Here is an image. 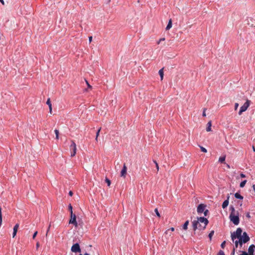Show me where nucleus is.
Listing matches in <instances>:
<instances>
[{
  "mask_svg": "<svg viewBox=\"0 0 255 255\" xmlns=\"http://www.w3.org/2000/svg\"><path fill=\"white\" fill-rule=\"evenodd\" d=\"M208 223V220L204 217L198 218L197 220H194L192 222L193 229L194 231L197 229L203 230L206 228Z\"/></svg>",
  "mask_w": 255,
  "mask_h": 255,
  "instance_id": "1",
  "label": "nucleus"
},
{
  "mask_svg": "<svg viewBox=\"0 0 255 255\" xmlns=\"http://www.w3.org/2000/svg\"><path fill=\"white\" fill-rule=\"evenodd\" d=\"M230 213L229 218L231 220L235 225H238L240 222L239 213L238 211H236L234 207H230Z\"/></svg>",
  "mask_w": 255,
  "mask_h": 255,
  "instance_id": "2",
  "label": "nucleus"
},
{
  "mask_svg": "<svg viewBox=\"0 0 255 255\" xmlns=\"http://www.w3.org/2000/svg\"><path fill=\"white\" fill-rule=\"evenodd\" d=\"M242 233V230L240 228H238L236 232H234L231 233V238L233 242L236 239H238L241 237V235Z\"/></svg>",
  "mask_w": 255,
  "mask_h": 255,
  "instance_id": "3",
  "label": "nucleus"
},
{
  "mask_svg": "<svg viewBox=\"0 0 255 255\" xmlns=\"http://www.w3.org/2000/svg\"><path fill=\"white\" fill-rule=\"evenodd\" d=\"M250 101L247 100L246 103L241 107L240 110L239 112V115H241L244 112H245L249 108L250 105Z\"/></svg>",
  "mask_w": 255,
  "mask_h": 255,
  "instance_id": "4",
  "label": "nucleus"
},
{
  "mask_svg": "<svg viewBox=\"0 0 255 255\" xmlns=\"http://www.w3.org/2000/svg\"><path fill=\"white\" fill-rule=\"evenodd\" d=\"M71 218L69 220V224H73L75 227L78 226V223L76 221V215L73 213V211H71Z\"/></svg>",
  "mask_w": 255,
  "mask_h": 255,
  "instance_id": "5",
  "label": "nucleus"
},
{
  "mask_svg": "<svg viewBox=\"0 0 255 255\" xmlns=\"http://www.w3.org/2000/svg\"><path fill=\"white\" fill-rule=\"evenodd\" d=\"M71 144L70 145V148L72 151L71 156H74L76 153L77 147L76 144L73 140H71Z\"/></svg>",
  "mask_w": 255,
  "mask_h": 255,
  "instance_id": "6",
  "label": "nucleus"
},
{
  "mask_svg": "<svg viewBox=\"0 0 255 255\" xmlns=\"http://www.w3.org/2000/svg\"><path fill=\"white\" fill-rule=\"evenodd\" d=\"M71 251L74 253L81 252L79 245L78 243L74 244L71 247Z\"/></svg>",
  "mask_w": 255,
  "mask_h": 255,
  "instance_id": "7",
  "label": "nucleus"
},
{
  "mask_svg": "<svg viewBox=\"0 0 255 255\" xmlns=\"http://www.w3.org/2000/svg\"><path fill=\"white\" fill-rule=\"evenodd\" d=\"M241 238L243 239V243H246L250 240V238L246 232H244L243 235H241Z\"/></svg>",
  "mask_w": 255,
  "mask_h": 255,
  "instance_id": "8",
  "label": "nucleus"
},
{
  "mask_svg": "<svg viewBox=\"0 0 255 255\" xmlns=\"http://www.w3.org/2000/svg\"><path fill=\"white\" fill-rule=\"evenodd\" d=\"M127 167L125 163H124L123 169L121 171V176L125 178L127 175Z\"/></svg>",
  "mask_w": 255,
  "mask_h": 255,
  "instance_id": "9",
  "label": "nucleus"
},
{
  "mask_svg": "<svg viewBox=\"0 0 255 255\" xmlns=\"http://www.w3.org/2000/svg\"><path fill=\"white\" fill-rule=\"evenodd\" d=\"M205 207L206 206L204 205V204H200L197 208V212L199 214L202 213L205 210Z\"/></svg>",
  "mask_w": 255,
  "mask_h": 255,
  "instance_id": "10",
  "label": "nucleus"
},
{
  "mask_svg": "<svg viewBox=\"0 0 255 255\" xmlns=\"http://www.w3.org/2000/svg\"><path fill=\"white\" fill-rule=\"evenodd\" d=\"M255 249V246L254 245H251L248 249V255H254V252Z\"/></svg>",
  "mask_w": 255,
  "mask_h": 255,
  "instance_id": "11",
  "label": "nucleus"
},
{
  "mask_svg": "<svg viewBox=\"0 0 255 255\" xmlns=\"http://www.w3.org/2000/svg\"><path fill=\"white\" fill-rule=\"evenodd\" d=\"M46 104L48 105L49 109V113L52 114V104L51 103L50 99L48 98L47 100Z\"/></svg>",
  "mask_w": 255,
  "mask_h": 255,
  "instance_id": "12",
  "label": "nucleus"
},
{
  "mask_svg": "<svg viewBox=\"0 0 255 255\" xmlns=\"http://www.w3.org/2000/svg\"><path fill=\"white\" fill-rule=\"evenodd\" d=\"M212 123L209 121L207 124V127L206 128L207 131H210L211 130Z\"/></svg>",
  "mask_w": 255,
  "mask_h": 255,
  "instance_id": "13",
  "label": "nucleus"
},
{
  "mask_svg": "<svg viewBox=\"0 0 255 255\" xmlns=\"http://www.w3.org/2000/svg\"><path fill=\"white\" fill-rule=\"evenodd\" d=\"M229 205V201L228 200H226L225 201H224L223 204H222V208L223 209H225V208H226Z\"/></svg>",
  "mask_w": 255,
  "mask_h": 255,
  "instance_id": "14",
  "label": "nucleus"
},
{
  "mask_svg": "<svg viewBox=\"0 0 255 255\" xmlns=\"http://www.w3.org/2000/svg\"><path fill=\"white\" fill-rule=\"evenodd\" d=\"M158 73H159V74L160 75L161 80H162L163 78V75H164V74H163V68H162L160 70H159Z\"/></svg>",
  "mask_w": 255,
  "mask_h": 255,
  "instance_id": "15",
  "label": "nucleus"
},
{
  "mask_svg": "<svg viewBox=\"0 0 255 255\" xmlns=\"http://www.w3.org/2000/svg\"><path fill=\"white\" fill-rule=\"evenodd\" d=\"M171 27H172V20L170 19L169 20L168 23L166 27V30H169V29H170L171 28Z\"/></svg>",
  "mask_w": 255,
  "mask_h": 255,
  "instance_id": "16",
  "label": "nucleus"
},
{
  "mask_svg": "<svg viewBox=\"0 0 255 255\" xmlns=\"http://www.w3.org/2000/svg\"><path fill=\"white\" fill-rule=\"evenodd\" d=\"M189 225V221H186L183 226V229L184 230H186L188 228V226Z\"/></svg>",
  "mask_w": 255,
  "mask_h": 255,
  "instance_id": "17",
  "label": "nucleus"
},
{
  "mask_svg": "<svg viewBox=\"0 0 255 255\" xmlns=\"http://www.w3.org/2000/svg\"><path fill=\"white\" fill-rule=\"evenodd\" d=\"M225 159H226L225 155L221 156L219 158V161L221 163H224V161H225Z\"/></svg>",
  "mask_w": 255,
  "mask_h": 255,
  "instance_id": "18",
  "label": "nucleus"
},
{
  "mask_svg": "<svg viewBox=\"0 0 255 255\" xmlns=\"http://www.w3.org/2000/svg\"><path fill=\"white\" fill-rule=\"evenodd\" d=\"M235 197L237 198V199H243V197L239 193H236L235 194Z\"/></svg>",
  "mask_w": 255,
  "mask_h": 255,
  "instance_id": "19",
  "label": "nucleus"
},
{
  "mask_svg": "<svg viewBox=\"0 0 255 255\" xmlns=\"http://www.w3.org/2000/svg\"><path fill=\"white\" fill-rule=\"evenodd\" d=\"M246 183H247L246 180H244L242 182H241V183H240V187L243 188L245 186Z\"/></svg>",
  "mask_w": 255,
  "mask_h": 255,
  "instance_id": "20",
  "label": "nucleus"
},
{
  "mask_svg": "<svg viewBox=\"0 0 255 255\" xmlns=\"http://www.w3.org/2000/svg\"><path fill=\"white\" fill-rule=\"evenodd\" d=\"M54 132L56 134V138L57 139H58L59 138V130L58 129H55L54 130Z\"/></svg>",
  "mask_w": 255,
  "mask_h": 255,
  "instance_id": "21",
  "label": "nucleus"
},
{
  "mask_svg": "<svg viewBox=\"0 0 255 255\" xmlns=\"http://www.w3.org/2000/svg\"><path fill=\"white\" fill-rule=\"evenodd\" d=\"M214 231H211V232L209 233V237L210 240H212V238L213 236L214 235Z\"/></svg>",
  "mask_w": 255,
  "mask_h": 255,
  "instance_id": "22",
  "label": "nucleus"
},
{
  "mask_svg": "<svg viewBox=\"0 0 255 255\" xmlns=\"http://www.w3.org/2000/svg\"><path fill=\"white\" fill-rule=\"evenodd\" d=\"M239 239V241H238L240 246L241 247L243 245V244L244 243H243V239H242L241 237L240 238H238Z\"/></svg>",
  "mask_w": 255,
  "mask_h": 255,
  "instance_id": "23",
  "label": "nucleus"
},
{
  "mask_svg": "<svg viewBox=\"0 0 255 255\" xmlns=\"http://www.w3.org/2000/svg\"><path fill=\"white\" fill-rule=\"evenodd\" d=\"M18 227H19V224H16L14 226V228H13V231H14L15 232H17V230L18 229Z\"/></svg>",
  "mask_w": 255,
  "mask_h": 255,
  "instance_id": "24",
  "label": "nucleus"
},
{
  "mask_svg": "<svg viewBox=\"0 0 255 255\" xmlns=\"http://www.w3.org/2000/svg\"><path fill=\"white\" fill-rule=\"evenodd\" d=\"M100 130H101V128H100L98 130V131H97V133H96V141H98V136L99 135V133H100Z\"/></svg>",
  "mask_w": 255,
  "mask_h": 255,
  "instance_id": "25",
  "label": "nucleus"
},
{
  "mask_svg": "<svg viewBox=\"0 0 255 255\" xmlns=\"http://www.w3.org/2000/svg\"><path fill=\"white\" fill-rule=\"evenodd\" d=\"M105 181L107 183L108 186H110L111 185V181L108 178H106L105 179Z\"/></svg>",
  "mask_w": 255,
  "mask_h": 255,
  "instance_id": "26",
  "label": "nucleus"
},
{
  "mask_svg": "<svg viewBox=\"0 0 255 255\" xmlns=\"http://www.w3.org/2000/svg\"><path fill=\"white\" fill-rule=\"evenodd\" d=\"M174 231V228L173 227H172L167 230V233L168 232H171L172 233V232Z\"/></svg>",
  "mask_w": 255,
  "mask_h": 255,
  "instance_id": "27",
  "label": "nucleus"
},
{
  "mask_svg": "<svg viewBox=\"0 0 255 255\" xmlns=\"http://www.w3.org/2000/svg\"><path fill=\"white\" fill-rule=\"evenodd\" d=\"M200 147L201 150L202 152H207V149L205 148H204V147L200 146Z\"/></svg>",
  "mask_w": 255,
  "mask_h": 255,
  "instance_id": "28",
  "label": "nucleus"
},
{
  "mask_svg": "<svg viewBox=\"0 0 255 255\" xmlns=\"http://www.w3.org/2000/svg\"><path fill=\"white\" fill-rule=\"evenodd\" d=\"M234 242H235V247L234 248H235L236 249H237L238 248V245H239V243H238L237 240H236L235 241H234Z\"/></svg>",
  "mask_w": 255,
  "mask_h": 255,
  "instance_id": "29",
  "label": "nucleus"
},
{
  "mask_svg": "<svg viewBox=\"0 0 255 255\" xmlns=\"http://www.w3.org/2000/svg\"><path fill=\"white\" fill-rule=\"evenodd\" d=\"M165 236H169V237H170V236H172V233H171V232H168V233H167V230H166V231H165Z\"/></svg>",
  "mask_w": 255,
  "mask_h": 255,
  "instance_id": "30",
  "label": "nucleus"
},
{
  "mask_svg": "<svg viewBox=\"0 0 255 255\" xmlns=\"http://www.w3.org/2000/svg\"><path fill=\"white\" fill-rule=\"evenodd\" d=\"M164 40H165V38H161L157 42V43L158 44H159L161 41H163Z\"/></svg>",
  "mask_w": 255,
  "mask_h": 255,
  "instance_id": "31",
  "label": "nucleus"
},
{
  "mask_svg": "<svg viewBox=\"0 0 255 255\" xmlns=\"http://www.w3.org/2000/svg\"><path fill=\"white\" fill-rule=\"evenodd\" d=\"M154 211H155V213H156V215H157L158 217H160V214H159V212H158V209H157V208L155 209Z\"/></svg>",
  "mask_w": 255,
  "mask_h": 255,
  "instance_id": "32",
  "label": "nucleus"
},
{
  "mask_svg": "<svg viewBox=\"0 0 255 255\" xmlns=\"http://www.w3.org/2000/svg\"><path fill=\"white\" fill-rule=\"evenodd\" d=\"M153 162L155 164L157 170L158 171V170H159V166L158 165V163H157V162L155 160H154Z\"/></svg>",
  "mask_w": 255,
  "mask_h": 255,
  "instance_id": "33",
  "label": "nucleus"
},
{
  "mask_svg": "<svg viewBox=\"0 0 255 255\" xmlns=\"http://www.w3.org/2000/svg\"><path fill=\"white\" fill-rule=\"evenodd\" d=\"M217 255H225L224 254V252L223 251L220 250Z\"/></svg>",
  "mask_w": 255,
  "mask_h": 255,
  "instance_id": "34",
  "label": "nucleus"
},
{
  "mask_svg": "<svg viewBox=\"0 0 255 255\" xmlns=\"http://www.w3.org/2000/svg\"><path fill=\"white\" fill-rule=\"evenodd\" d=\"M226 244V241H224L221 245V247L222 249H224L225 248Z\"/></svg>",
  "mask_w": 255,
  "mask_h": 255,
  "instance_id": "35",
  "label": "nucleus"
},
{
  "mask_svg": "<svg viewBox=\"0 0 255 255\" xmlns=\"http://www.w3.org/2000/svg\"><path fill=\"white\" fill-rule=\"evenodd\" d=\"M68 209L70 211V214H71V211H72V206L71 204L69 205Z\"/></svg>",
  "mask_w": 255,
  "mask_h": 255,
  "instance_id": "36",
  "label": "nucleus"
},
{
  "mask_svg": "<svg viewBox=\"0 0 255 255\" xmlns=\"http://www.w3.org/2000/svg\"><path fill=\"white\" fill-rule=\"evenodd\" d=\"M206 109L204 108L203 109V114H202L203 117H206Z\"/></svg>",
  "mask_w": 255,
  "mask_h": 255,
  "instance_id": "37",
  "label": "nucleus"
},
{
  "mask_svg": "<svg viewBox=\"0 0 255 255\" xmlns=\"http://www.w3.org/2000/svg\"><path fill=\"white\" fill-rule=\"evenodd\" d=\"M240 255H248V254L245 251H242V254Z\"/></svg>",
  "mask_w": 255,
  "mask_h": 255,
  "instance_id": "38",
  "label": "nucleus"
},
{
  "mask_svg": "<svg viewBox=\"0 0 255 255\" xmlns=\"http://www.w3.org/2000/svg\"><path fill=\"white\" fill-rule=\"evenodd\" d=\"M238 106H239V104L238 103H235V110H236L237 109V108H238Z\"/></svg>",
  "mask_w": 255,
  "mask_h": 255,
  "instance_id": "39",
  "label": "nucleus"
},
{
  "mask_svg": "<svg viewBox=\"0 0 255 255\" xmlns=\"http://www.w3.org/2000/svg\"><path fill=\"white\" fill-rule=\"evenodd\" d=\"M208 212H209V211H208V210H205V211L203 212H204V215H205V216L207 215V214H208Z\"/></svg>",
  "mask_w": 255,
  "mask_h": 255,
  "instance_id": "40",
  "label": "nucleus"
},
{
  "mask_svg": "<svg viewBox=\"0 0 255 255\" xmlns=\"http://www.w3.org/2000/svg\"><path fill=\"white\" fill-rule=\"evenodd\" d=\"M37 234V232L36 231V232H35L34 233V234L33 235L32 238H33V239L35 238V237L36 236Z\"/></svg>",
  "mask_w": 255,
  "mask_h": 255,
  "instance_id": "41",
  "label": "nucleus"
},
{
  "mask_svg": "<svg viewBox=\"0 0 255 255\" xmlns=\"http://www.w3.org/2000/svg\"><path fill=\"white\" fill-rule=\"evenodd\" d=\"M86 83H87V84L88 85V88L91 89L92 88V86L89 84V83L87 81H86Z\"/></svg>",
  "mask_w": 255,
  "mask_h": 255,
  "instance_id": "42",
  "label": "nucleus"
},
{
  "mask_svg": "<svg viewBox=\"0 0 255 255\" xmlns=\"http://www.w3.org/2000/svg\"><path fill=\"white\" fill-rule=\"evenodd\" d=\"M235 249L234 248L232 252L231 255H235Z\"/></svg>",
  "mask_w": 255,
  "mask_h": 255,
  "instance_id": "43",
  "label": "nucleus"
},
{
  "mask_svg": "<svg viewBox=\"0 0 255 255\" xmlns=\"http://www.w3.org/2000/svg\"><path fill=\"white\" fill-rule=\"evenodd\" d=\"M16 233H17V232H15L14 231H13V234H12V237L13 238H14L15 236V235L16 234Z\"/></svg>",
  "mask_w": 255,
  "mask_h": 255,
  "instance_id": "44",
  "label": "nucleus"
},
{
  "mask_svg": "<svg viewBox=\"0 0 255 255\" xmlns=\"http://www.w3.org/2000/svg\"><path fill=\"white\" fill-rule=\"evenodd\" d=\"M92 40V36H89V42H90H90H91Z\"/></svg>",
  "mask_w": 255,
  "mask_h": 255,
  "instance_id": "45",
  "label": "nucleus"
},
{
  "mask_svg": "<svg viewBox=\"0 0 255 255\" xmlns=\"http://www.w3.org/2000/svg\"><path fill=\"white\" fill-rule=\"evenodd\" d=\"M240 175H241V177L242 178H245L246 177V175L244 174H243V173H241Z\"/></svg>",
  "mask_w": 255,
  "mask_h": 255,
  "instance_id": "46",
  "label": "nucleus"
},
{
  "mask_svg": "<svg viewBox=\"0 0 255 255\" xmlns=\"http://www.w3.org/2000/svg\"><path fill=\"white\" fill-rule=\"evenodd\" d=\"M50 226H51V225H49V227H48V228L47 229V230L46 236L47 235V233H48V232H49V231L50 230Z\"/></svg>",
  "mask_w": 255,
  "mask_h": 255,
  "instance_id": "47",
  "label": "nucleus"
},
{
  "mask_svg": "<svg viewBox=\"0 0 255 255\" xmlns=\"http://www.w3.org/2000/svg\"><path fill=\"white\" fill-rule=\"evenodd\" d=\"M69 195L70 196H72L73 195V192L72 191H70L69 192Z\"/></svg>",
  "mask_w": 255,
  "mask_h": 255,
  "instance_id": "48",
  "label": "nucleus"
},
{
  "mask_svg": "<svg viewBox=\"0 0 255 255\" xmlns=\"http://www.w3.org/2000/svg\"><path fill=\"white\" fill-rule=\"evenodd\" d=\"M247 217L248 218H250L251 217L249 213H248L246 215Z\"/></svg>",
  "mask_w": 255,
  "mask_h": 255,
  "instance_id": "49",
  "label": "nucleus"
},
{
  "mask_svg": "<svg viewBox=\"0 0 255 255\" xmlns=\"http://www.w3.org/2000/svg\"><path fill=\"white\" fill-rule=\"evenodd\" d=\"M0 1L1 2L2 4H4V1L3 0H0Z\"/></svg>",
  "mask_w": 255,
  "mask_h": 255,
  "instance_id": "50",
  "label": "nucleus"
},
{
  "mask_svg": "<svg viewBox=\"0 0 255 255\" xmlns=\"http://www.w3.org/2000/svg\"><path fill=\"white\" fill-rule=\"evenodd\" d=\"M38 247H39V243H37L36 244V247H37V248H38Z\"/></svg>",
  "mask_w": 255,
  "mask_h": 255,
  "instance_id": "51",
  "label": "nucleus"
},
{
  "mask_svg": "<svg viewBox=\"0 0 255 255\" xmlns=\"http://www.w3.org/2000/svg\"><path fill=\"white\" fill-rule=\"evenodd\" d=\"M253 149L254 151L255 152V148L254 147V146H253Z\"/></svg>",
  "mask_w": 255,
  "mask_h": 255,
  "instance_id": "52",
  "label": "nucleus"
},
{
  "mask_svg": "<svg viewBox=\"0 0 255 255\" xmlns=\"http://www.w3.org/2000/svg\"><path fill=\"white\" fill-rule=\"evenodd\" d=\"M253 187L254 190H255V186L254 185H253Z\"/></svg>",
  "mask_w": 255,
  "mask_h": 255,
  "instance_id": "53",
  "label": "nucleus"
},
{
  "mask_svg": "<svg viewBox=\"0 0 255 255\" xmlns=\"http://www.w3.org/2000/svg\"><path fill=\"white\" fill-rule=\"evenodd\" d=\"M84 255H90L88 253H85Z\"/></svg>",
  "mask_w": 255,
  "mask_h": 255,
  "instance_id": "54",
  "label": "nucleus"
},
{
  "mask_svg": "<svg viewBox=\"0 0 255 255\" xmlns=\"http://www.w3.org/2000/svg\"><path fill=\"white\" fill-rule=\"evenodd\" d=\"M227 167H228V168H230V166H229V165H227Z\"/></svg>",
  "mask_w": 255,
  "mask_h": 255,
  "instance_id": "55",
  "label": "nucleus"
},
{
  "mask_svg": "<svg viewBox=\"0 0 255 255\" xmlns=\"http://www.w3.org/2000/svg\"><path fill=\"white\" fill-rule=\"evenodd\" d=\"M79 255H82V254H80Z\"/></svg>",
  "mask_w": 255,
  "mask_h": 255,
  "instance_id": "56",
  "label": "nucleus"
}]
</instances>
